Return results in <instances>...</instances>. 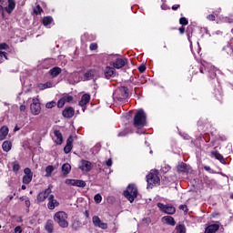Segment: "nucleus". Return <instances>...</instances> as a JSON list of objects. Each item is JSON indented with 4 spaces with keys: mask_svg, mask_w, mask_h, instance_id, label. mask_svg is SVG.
<instances>
[{
    "mask_svg": "<svg viewBox=\"0 0 233 233\" xmlns=\"http://www.w3.org/2000/svg\"><path fill=\"white\" fill-rule=\"evenodd\" d=\"M133 125L136 128H143L147 126V114L143 109H138L134 116Z\"/></svg>",
    "mask_w": 233,
    "mask_h": 233,
    "instance_id": "nucleus-1",
    "label": "nucleus"
},
{
    "mask_svg": "<svg viewBox=\"0 0 233 233\" xmlns=\"http://www.w3.org/2000/svg\"><path fill=\"white\" fill-rule=\"evenodd\" d=\"M53 219L61 228H68V214H66V212L57 211L54 215Z\"/></svg>",
    "mask_w": 233,
    "mask_h": 233,
    "instance_id": "nucleus-2",
    "label": "nucleus"
},
{
    "mask_svg": "<svg viewBox=\"0 0 233 233\" xmlns=\"http://www.w3.org/2000/svg\"><path fill=\"white\" fill-rule=\"evenodd\" d=\"M124 196L130 203H134V199L137 198V187L136 185H128L127 189L124 191Z\"/></svg>",
    "mask_w": 233,
    "mask_h": 233,
    "instance_id": "nucleus-3",
    "label": "nucleus"
},
{
    "mask_svg": "<svg viewBox=\"0 0 233 233\" xmlns=\"http://www.w3.org/2000/svg\"><path fill=\"white\" fill-rule=\"evenodd\" d=\"M127 97H128V88L126 86L118 87L113 93V99H116L117 101H123Z\"/></svg>",
    "mask_w": 233,
    "mask_h": 233,
    "instance_id": "nucleus-4",
    "label": "nucleus"
},
{
    "mask_svg": "<svg viewBox=\"0 0 233 233\" xmlns=\"http://www.w3.org/2000/svg\"><path fill=\"white\" fill-rule=\"evenodd\" d=\"M8 5L5 6L3 5H0V15H2V18L5 19V12L6 14H12L14 10H15V0H8Z\"/></svg>",
    "mask_w": 233,
    "mask_h": 233,
    "instance_id": "nucleus-5",
    "label": "nucleus"
},
{
    "mask_svg": "<svg viewBox=\"0 0 233 233\" xmlns=\"http://www.w3.org/2000/svg\"><path fill=\"white\" fill-rule=\"evenodd\" d=\"M160 181L157 171L151 172L147 176V188H152L154 185H159Z\"/></svg>",
    "mask_w": 233,
    "mask_h": 233,
    "instance_id": "nucleus-6",
    "label": "nucleus"
},
{
    "mask_svg": "<svg viewBox=\"0 0 233 233\" xmlns=\"http://www.w3.org/2000/svg\"><path fill=\"white\" fill-rule=\"evenodd\" d=\"M157 207H158V208L161 210V212H164V214H176V208H174V206L170 205V204H163L161 202L157 204Z\"/></svg>",
    "mask_w": 233,
    "mask_h": 233,
    "instance_id": "nucleus-7",
    "label": "nucleus"
},
{
    "mask_svg": "<svg viewBox=\"0 0 233 233\" xmlns=\"http://www.w3.org/2000/svg\"><path fill=\"white\" fill-rule=\"evenodd\" d=\"M30 110L33 116H39L41 114V104L39 99L33 98V103L30 105Z\"/></svg>",
    "mask_w": 233,
    "mask_h": 233,
    "instance_id": "nucleus-8",
    "label": "nucleus"
},
{
    "mask_svg": "<svg viewBox=\"0 0 233 233\" xmlns=\"http://www.w3.org/2000/svg\"><path fill=\"white\" fill-rule=\"evenodd\" d=\"M50 194H52V185H49L48 188L45 189V191H42L37 195L36 199L38 203H43V201H45V199H46Z\"/></svg>",
    "mask_w": 233,
    "mask_h": 233,
    "instance_id": "nucleus-9",
    "label": "nucleus"
},
{
    "mask_svg": "<svg viewBox=\"0 0 233 233\" xmlns=\"http://www.w3.org/2000/svg\"><path fill=\"white\" fill-rule=\"evenodd\" d=\"M127 63H128V59L127 58H116L114 62H111L110 65L114 68H116L119 70V68H123V66H125Z\"/></svg>",
    "mask_w": 233,
    "mask_h": 233,
    "instance_id": "nucleus-10",
    "label": "nucleus"
},
{
    "mask_svg": "<svg viewBox=\"0 0 233 233\" xmlns=\"http://www.w3.org/2000/svg\"><path fill=\"white\" fill-rule=\"evenodd\" d=\"M92 221L95 227H98V228H102L103 230H106V228H108V224L102 222L101 218L97 216H94Z\"/></svg>",
    "mask_w": 233,
    "mask_h": 233,
    "instance_id": "nucleus-11",
    "label": "nucleus"
},
{
    "mask_svg": "<svg viewBox=\"0 0 233 233\" xmlns=\"http://www.w3.org/2000/svg\"><path fill=\"white\" fill-rule=\"evenodd\" d=\"M58 206H59V201L56 199V197H54V195H50L48 197V203H47V208H49V210H54V208H56Z\"/></svg>",
    "mask_w": 233,
    "mask_h": 233,
    "instance_id": "nucleus-12",
    "label": "nucleus"
},
{
    "mask_svg": "<svg viewBox=\"0 0 233 233\" xmlns=\"http://www.w3.org/2000/svg\"><path fill=\"white\" fill-rule=\"evenodd\" d=\"M79 168L83 172H90V170H92V162L87 160H82Z\"/></svg>",
    "mask_w": 233,
    "mask_h": 233,
    "instance_id": "nucleus-13",
    "label": "nucleus"
},
{
    "mask_svg": "<svg viewBox=\"0 0 233 233\" xmlns=\"http://www.w3.org/2000/svg\"><path fill=\"white\" fill-rule=\"evenodd\" d=\"M204 66L208 74V77L210 79H214L216 77V72H218V69H216V67L210 64H207V66Z\"/></svg>",
    "mask_w": 233,
    "mask_h": 233,
    "instance_id": "nucleus-14",
    "label": "nucleus"
},
{
    "mask_svg": "<svg viewBox=\"0 0 233 233\" xmlns=\"http://www.w3.org/2000/svg\"><path fill=\"white\" fill-rule=\"evenodd\" d=\"M177 168V172H180L181 174H188L192 170L190 166L185 163H180Z\"/></svg>",
    "mask_w": 233,
    "mask_h": 233,
    "instance_id": "nucleus-15",
    "label": "nucleus"
},
{
    "mask_svg": "<svg viewBox=\"0 0 233 233\" xmlns=\"http://www.w3.org/2000/svg\"><path fill=\"white\" fill-rule=\"evenodd\" d=\"M104 74L106 79H110V77H114V74H116V68L106 66L104 70Z\"/></svg>",
    "mask_w": 233,
    "mask_h": 233,
    "instance_id": "nucleus-16",
    "label": "nucleus"
},
{
    "mask_svg": "<svg viewBox=\"0 0 233 233\" xmlns=\"http://www.w3.org/2000/svg\"><path fill=\"white\" fill-rule=\"evenodd\" d=\"M74 142V139L72 137H69L66 140V145L64 147L65 154H70L72 152V143Z\"/></svg>",
    "mask_w": 233,
    "mask_h": 233,
    "instance_id": "nucleus-17",
    "label": "nucleus"
},
{
    "mask_svg": "<svg viewBox=\"0 0 233 233\" xmlns=\"http://www.w3.org/2000/svg\"><path fill=\"white\" fill-rule=\"evenodd\" d=\"M75 113H76V111L73 109V107H66L63 110L62 114H63L64 117L70 118V117H74Z\"/></svg>",
    "mask_w": 233,
    "mask_h": 233,
    "instance_id": "nucleus-18",
    "label": "nucleus"
},
{
    "mask_svg": "<svg viewBox=\"0 0 233 233\" xmlns=\"http://www.w3.org/2000/svg\"><path fill=\"white\" fill-rule=\"evenodd\" d=\"M219 230V225L212 224L206 228L205 233H216Z\"/></svg>",
    "mask_w": 233,
    "mask_h": 233,
    "instance_id": "nucleus-19",
    "label": "nucleus"
},
{
    "mask_svg": "<svg viewBox=\"0 0 233 233\" xmlns=\"http://www.w3.org/2000/svg\"><path fill=\"white\" fill-rule=\"evenodd\" d=\"M90 103V95L85 94L82 96L81 100L79 101L80 106H86Z\"/></svg>",
    "mask_w": 233,
    "mask_h": 233,
    "instance_id": "nucleus-20",
    "label": "nucleus"
},
{
    "mask_svg": "<svg viewBox=\"0 0 233 233\" xmlns=\"http://www.w3.org/2000/svg\"><path fill=\"white\" fill-rule=\"evenodd\" d=\"M9 46L6 43H1L0 44V57H5V59H8V56H6V52L3 50H8Z\"/></svg>",
    "mask_w": 233,
    "mask_h": 233,
    "instance_id": "nucleus-21",
    "label": "nucleus"
},
{
    "mask_svg": "<svg viewBox=\"0 0 233 233\" xmlns=\"http://www.w3.org/2000/svg\"><path fill=\"white\" fill-rule=\"evenodd\" d=\"M162 221H163V223H166L167 225H170L171 227H175V225H176V220L174 219V218H172L170 216L163 217Z\"/></svg>",
    "mask_w": 233,
    "mask_h": 233,
    "instance_id": "nucleus-22",
    "label": "nucleus"
},
{
    "mask_svg": "<svg viewBox=\"0 0 233 233\" xmlns=\"http://www.w3.org/2000/svg\"><path fill=\"white\" fill-rule=\"evenodd\" d=\"M54 135H55V137H56V139L55 140V143H56V145H62L63 144V134H61V131L55 130Z\"/></svg>",
    "mask_w": 233,
    "mask_h": 233,
    "instance_id": "nucleus-23",
    "label": "nucleus"
},
{
    "mask_svg": "<svg viewBox=\"0 0 233 233\" xmlns=\"http://www.w3.org/2000/svg\"><path fill=\"white\" fill-rule=\"evenodd\" d=\"M6 136H8V127L3 126L0 128V141L6 139Z\"/></svg>",
    "mask_w": 233,
    "mask_h": 233,
    "instance_id": "nucleus-24",
    "label": "nucleus"
},
{
    "mask_svg": "<svg viewBox=\"0 0 233 233\" xmlns=\"http://www.w3.org/2000/svg\"><path fill=\"white\" fill-rule=\"evenodd\" d=\"M84 77L86 81H90V79H94L96 77V70L91 69L85 73Z\"/></svg>",
    "mask_w": 233,
    "mask_h": 233,
    "instance_id": "nucleus-25",
    "label": "nucleus"
},
{
    "mask_svg": "<svg viewBox=\"0 0 233 233\" xmlns=\"http://www.w3.org/2000/svg\"><path fill=\"white\" fill-rule=\"evenodd\" d=\"M62 70H61V67L59 66L53 67L49 70V74L50 76H52V77H57V76H59Z\"/></svg>",
    "mask_w": 233,
    "mask_h": 233,
    "instance_id": "nucleus-26",
    "label": "nucleus"
},
{
    "mask_svg": "<svg viewBox=\"0 0 233 233\" xmlns=\"http://www.w3.org/2000/svg\"><path fill=\"white\" fill-rule=\"evenodd\" d=\"M45 229L48 233H54V221L51 219L47 220L45 226Z\"/></svg>",
    "mask_w": 233,
    "mask_h": 233,
    "instance_id": "nucleus-27",
    "label": "nucleus"
},
{
    "mask_svg": "<svg viewBox=\"0 0 233 233\" xmlns=\"http://www.w3.org/2000/svg\"><path fill=\"white\" fill-rule=\"evenodd\" d=\"M2 148H3L4 152H10V150H12V142L5 140L2 144Z\"/></svg>",
    "mask_w": 233,
    "mask_h": 233,
    "instance_id": "nucleus-28",
    "label": "nucleus"
},
{
    "mask_svg": "<svg viewBox=\"0 0 233 233\" xmlns=\"http://www.w3.org/2000/svg\"><path fill=\"white\" fill-rule=\"evenodd\" d=\"M70 170H72V166H70V164L66 163L62 166V172L64 176H68V174H70Z\"/></svg>",
    "mask_w": 233,
    "mask_h": 233,
    "instance_id": "nucleus-29",
    "label": "nucleus"
},
{
    "mask_svg": "<svg viewBox=\"0 0 233 233\" xmlns=\"http://www.w3.org/2000/svg\"><path fill=\"white\" fill-rule=\"evenodd\" d=\"M56 170V167L54 166H47L46 167V177H52V172Z\"/></svg>",
    "mask_w": 233,
    "mask_h": 233,
    "instance_id": "nucleus-30",
    "label": "nucleus"
},
{
    "mask_svg": "<svg viewBox=\"0 0 233 233\" xmlns=\"http://www.w3.org/2000/svg\"><path fill=\"white\" fill-rule=\"evenodd\" d=\"M66 185H69L71 187H77V183H79V179H70L67 178L65 181Z\"/></svg>",
    "mask_w": 233,
    "mask_h": 233,
    "instance_id": "nucleus-31",
    "label": "nucleus"
},
{
    "mask_svg": "<svg viewBox=\"0 0 233 233\" xmlns=\"http://www.w3.org/2000/svg\"><path fill=\"white\" fill-rule=\"evenodd\" d=\"M53 21L54 19L52 18V16H45L42 20V23L44 26H48V25H52Z\"/></svg>",
    "mask_w": 233,
    "mask_h": 233,
    "instance_id": "nucleus-32",
    "label": "nucleus"
},
{
    "mask_svg": "<svg viewBox=\"0 0 233 233\" xmlns=\"http://www.w3.org/2000/svg\"><path fill=\"white\" fill-rule=\"evenodd\" d=\"M211 157H215V159H218V161H223L222 155L218 151H211Z\"/></svg>",
    "mask_w": 233,
    "mask_h": 233,
    "instance_id": "nucleus-33",
    "label": "nucleus"
},
{
    "mask_svg": "<svg viewBox=\"0 0 233 233\" xmlns=\"http://www.w3.org/2000/svg\"><path fill=\"white\" fill-rule=\"evenodd\" d=\"M52 82H46V84H40L39 88L40 90H45L46 88H52Z\"/></svg>",
    "mask_w": 233,
    "mask_h": 233,
    "instance_id": "nucleus-34",
    "label": "nucleus"
},
{
    "mask_svg": "<svg viewBox=\"0 0 233 233\" xmlns=\"http://www.w3.org/2000/svg\"><path fill=\"white\" fill-rule=\"evenodd\" d=\"M32 177H33L32 175H25V176L23 177V183H24L25 185H28V183H30V182L32 181Z\"/></svg>",
    "mask_w": 233,
    "mask_h": 233,
    "instance_id": "nucleus-35",
    "label": "nucleus"
},
{
    "mask_svg": "<svg viewBox=\"0 0 233 233\" xmlns=\"http://www.w3.org/2000/svg\"><path fill=\"white\" fill-rule=\"evenodd\" d=\"M177 233H186L187 228H185V225H178L176 227Z\"/></svg>",
    "mask_w": 233,
    "mask_h": 233,
    "instance_id": "nucleus-36",
    "label": "nucleus"
},
{
    "mask_svg": "<svg viewBox=\"0 0 233 233\" xmlns=\"http://www.w3.org/2000/svg\"><path fill=\"white\" fill-rule=\"evenodd\" d=\"M63 98H64V101H66V103H72V101H74V96L70 95H66L63 96Z\"/></svg>",
    "mask_w": 233,
    "mask_h": 233,
    "instance_id": "nucleus-37",
    "label": "nucleus"
},
{
    "mask_svg": "<svg viewBox=\"0 0 233 233\" xmlns=\"http://www.w3.org/2000/svg\"><path fill=\"white\" fill-rule=\"evenodd\" d=\"M66 102L65 101V98L64 97H62V98H60L59 100H58V102H57V107L58 108H63L64 106H65V104H66Z\"/></svg>",
    "mask_w": 233,
    "mask_h": 233,
    "instance_id": "nucleus-38",
    "label": "nucleus"
},
{
    "mask_svg": "<svg viewBox=\"0 0 233 233\" xmlns=\"http://www.w3.org/2000/svg\"><path fill=\"white\" fill-rule=\"evenodd\" d=\"M94 200L96 203H101V201H103V197H101V194H96L94 197Z\"/></svg>",
    "mask_w": 233,
    "mask_h": 233,
    "instance_id": "nucleus-39",
    "label": "nucleus"
},
{
    "mask_svg": "<svg viewBox=\"0 0 233 233\" xmlns=\"http://www.w3.org/2000/svg\"><path fill=\"white\" fill-rule=\"evenodd\" d=\"M79 221H77V220H75V221H73V223H72V228H73V230H79Z\"/></svg>",
    "mask_w": 233,
    "mask_h": 233,
    "instance_id": "nucleus-40",
    "label": "nucleus"
},
{
    "mask_svg": "<svg viewBox=\"0 0 233 233\" xmlns=\"http://www.w3.org/2000/svg\"><path fill=\"white\" fill-rule=\"evenodd\" d=\"M41 12H43V9L41 8V5H36V7L34 8V13L36 15H39V14H41Z\"/></svg>",
    "mask_w": 233,
    "mask_h": 233,
    "instance_id": "nucleus-41",
    "label": "nucleus"
},
{
    "mask_svg": "<svg viewBox=\"0 0 233 233\" xmlns=\"http://www.w3.org/2000/svg\"><path fill=\"white\" fill-rule=\"evenodd\" d=\"M19 168H21V167L19 166V163L14 162L13 163V170H14V172H19Z\"/></svg>",
    "mask_w": 233,
    "mask_h": 233,
    "instance_id": "nucleus-42",
    "label": "nucleus"
},
{
    "mask_svg": "<svg viewBox=\"0 0 233 233\" xmlns=\"http://www.w3.org/2000/svg\"><path fill=\"white\" fill-rule=\"evenodd\" d=\"M179 23H180L181 25H188V19H187V17H181V18L179 19Z\"/></svg>",
    "mask_w": 233,
    "mask_h": 233,
    "instance_id": "nucleus-43",
    "label": "nucleus"
},
{
    "mask_svg": "<svg viewBox=\"0 0 233 233\" xmlns=\"http://www.w3.org/2000/svg\"><path fill=\"white\" fill-rule=\"evenodd\" d=\"M76 187H80L81 188H85V187H86V182H85V180H78V183H77Z\"/></svg>",
    "mask_w": 233,
    "mask_h": 233,
    "instance_id": "nucleus-44",
    "label": "nucleus"
},
{
    "mask_svg": "<svg viewBox=\"0 0 233 233\" xmlns=\"http://www.w3.org/2000/svg\"><path fill=\"white\" fill-rule=\"evenodd\" d=\"M23 200L25 201V207L27 208H30V198H28L27 197H24Z\"/></svg>",
    "mask_w": 233,
    "mask_h": 233,
    "instance_id": "nucleus-45",
    "label": "nucleus"
},
{
    "mask_svg": "<svg viewBox=\"0 0 233 233\" xmlns=\"http://www.w3.org/2000/svg\"><path fill=\"white\" fill-rule=\"evenodd\" d=\"M54 106H56V102H54V101L47 102L46 105V108H54Z\"/></svg>",
    "mask_w": 233,
    "mask_h": 233,
    "instance_id": "nucleus-46",
    "label": "nucleus"
},
{
    "mask_svg": "<svg viewBox=\"0 0 233 233\" xmlns=\"http://www.w3.org/2000/svg\"><path fill=\"white\" fill-rule=\"evenodd\" d=\"M128 134V131L127 129L121 131L118 133V137H125V136H127Z\"/></svg>",
    "mask_w": 233,
    "mask_h": 233,
    "instance_id": "nucleus-47",
    "label": "nucleus"
},
{
    "mask_svg": "<svg viewBox=\"0 0 233 233\" xmlns=\"http://www.w3.org/2000/svg\"><path fill=\"white\" fill-rule=\"evenodd\" d=\"M24 173L25 176H33L32 170L28 167L24 169Z\"/></svg>",
    "mask_w": 233,
    "mask_h": 233,
    "instance_id": "nucleus-48",
    "label": "nucleus"
},
{
    "mask_svg": "<svg viewBox=\"0 0 233 233\" xmlns=\"http://www.w3.org/2000/svg\"><path fill=\"white\" fill-rule=\"evenodd\" d=\"M187 39L190 43V45H192V40H190V38L192 37V31H187Z\"/></svg>",
    "mask_w": 233,
    "mask_h": 233,
    "instance_id": "nucleus-49",
    "label": "nucleus"
},
{
    "mask_svg": "<svg viewBox=\"0 0 233 233\" xmlns=\"http://www.w3.org/2000/svg\"><path fill=\"white\" fill-rule=\"evenodd\" d=\"M90 50H97V44L92 43L89 46Z\"/></svg>",
    "mask_w": 233,
    "mask_h": 233,
    "instance_id": "nucleus-50",
    "label": "nucleus"
},
{
    "mask_svg": "<svg viewBox=\"0 0 233 233\" xmlns=\"http://www.w3.org/2000/svg\"><path fill=\"white\" fill-rule=\"evenodd\" d=\"M207 19H208V21H216V15H208L207 16Z\"/></svg>",
    "mask_w": 233,
    "mask_h": 233,
    "instance_id": "nucleus-51",
    "label": "nucleus"
},
{
    "mask_svg": "<svg viewBox=\"0 0 233 233\" xmlns=\"http://www.w3.org/2000/svg\"><path fill=\"white\" fill-rule=\"evenodd\" d=\"M15 233H22L23 229L21 228V226H17L15 228Z\"/></svg>",
    "mask_w": 233,
    "mask_h": 233,
    "instance_id": "nucleus-52",
    "label": "nucleus"
},
{
    "mask_svg": "<svg viewBox=\"0 0 233 233\" xmlns=\"http://www.w3.org/2000/svg\"><path fill=\"white\" fill-rule=\"evenodd\" d=\"M138 70L141 74H143V72H145V70H147V66H138Z\"/></svg>",
    "mask_w": 233,
    "mask_h": 233,
    "instance_id": "nucleus-53",
    "label": "nucleus"
},
{
    "mask_svg": "<svg viewBox=\"0 0 233 233\" xmlns=\"http://www.w3.org/2000/svg\"><path fill=\"white\" fill-rule=\"evenodd\" d=\"M19 110L20 112H25L26 110V106L25 105H21Z\"/></svg>",
    "mask_w": 233,
    "mask_h": 233,
    "instance_id": "nucleus-54",
    "label": "nucleus"
},
{
    "mask_svg": "<svg viewBox=\"0 0 233 233\" xmlns=\"http://www.w3.org/2000/svg\"><path fill=\"white\" fill-rule=\"evenodd\" d=\"M106 165L107 167H110V166L112 165V159L109 158V159L106 162Z\"/></svg>",
    "mask_w": 233,
    "mask_h": 233,
    "instance_id": "nucleus-55",
    "label": "nucleus"
},
{
    "mask_svg": "<svg viewBox=\"0 0 233 233\" xmlns=\"http://www.w3.org/2000/svg\"><path fill=\"white\" fill-rule=\"evenodd\" d=\"M179 209L186 211V210H187V206H185V205H180V206H179Z\"/></svg>",
    "mask_w": 233,
    "mask_h": 233,
    "instance_id": "nucleus-56",
    "label": "nucleus"
},
{
    "mask_svg": "<svg viewBox=\"0 0 233 233\" xmlns=\"http://www.w3.org/2000/svg\"><path fill=\"white\" fill-rule=\"evenodd\" d=\"M178 30H179L180 34H185V27L184 26L179 27Z\"/></svg>",
    "mask_w": 233,
    "mask_h": 233,
    "instance_id": "nucleus-57",
    "label": "nucleus"
},
{
    "mask_svg": "<svg viewBox=\"0 0 233 233\" xmlns=\"http://www.w3.org/2000/svg\"><path fill=\"white\" fill-rule=\"evenodd\" d=\"M179 8V5H175L172 6V10H177Z\"/></svg>",
    "mask_w": 233,
    "mask_h": 233,
    "instance_id": "nucleus-58",
    "label": "nucleus"
},
{
    "mask_svg": "<svg viewBox=\"0 0 233 233\" xmlns=\"http://www.w3.org/2000/svg\"><path fill=\"white\" fill-rule=\"evenodd\" d=\"M204 169H206L207 172H210V170H211L210 167H208V166H205Z\"/></svg>",
    "mask_w": 233,
    "mask_h": 233,
    "instance_id": "nucleus-59",
    "label": "nucleus"
},
{
    "mask_svg": "<svg viewBox=\"0 0 233 233\" xmlns=\"http://www.w3.org/2000/svg\"><path fill=\"white\" fill-rule=\"evenodd\" d=\"M19 130H20L19 127L16 126V127H15V129H14V132H17V131H19Z\"/></svg>",
    "mask_w": 233,
    "mask_h": 233,
    "instance_id": "nucleus-60",
    "label": "nucleus"
},
{
    "mask_svg": "<svg viewBox=\"0 0 233 233\" xmlns=\"http://www.w3.org/2000/svg\"><path fill=\"white\" fill-rule=\"evenodd\" d=\"M22 190H26V186L23 185L22 186Z\"/></svg>",
    "mask_w": 233,
    "mask_h": 233,
    "instance_id": "nucleus-61",
    "label": "nucleus"
},
{
    "mask_svg": "<svg viewBox=\"0 0 233 233\" xmlns=\"http://www.w3.org/2000/svg\"><path fill=\"white\" fill-rule=\"evenodd\" d=\"M5 3V0H0V5H3Z\"/></svg>",
    "mask_w": 233,
    "mask_h": 233,
    "instance_id": "nucleus-62",
    "label": "nucleus"
},
{
    "mask_svg": "<svg viewBox=\"0 0 233 233\" xmlns=\"http://www.w3.org/2000/svg\"><path fill=\"white\" fill-rule=\"evenodd\" d=\"M86 218H88V211H86Z\"/></svg>",
    "mask_w": 233,
    "mask_h": 233,
    "instance_id": "nucleus-63",
    "label": "nucleus"
},
{
    "mask_svg": "<svg viewBox=\"0 0 233 233\" xmlns=\"http://www.w3.org/2000/svg\"><path fill=\"white\" fill-rule=\"evenodd\" d=\"M166 170H170V167H166Z\"/></svg>",
    "mask_w": 233,
    "mask_h": 233,
    "instance_id": "nucleus-64",
    "label": "nucleus"
}]
</instances>
